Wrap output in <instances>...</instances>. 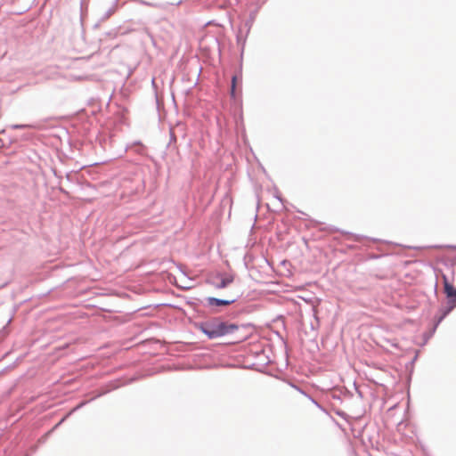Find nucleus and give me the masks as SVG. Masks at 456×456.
Returning a JSON list of instances; mask_svg holds the SVG:
<instances>
[{"mask_svg":"<svg viewBox=\"0 0 456 456\" xmlns=\"http://www.w3.org/2000/svg\"><path fill=\"white\" fill-rule=\"evenodd\" d=\"M236 81H237V77L233 76L232 78V89H231V94L233 97L235 95Z\"/></svg>","mask_w":456,"mask_h":456,"instance_id":"obj_5","label":"nucleus"},{"mask_svg":"<svg viewBox=\"0 0 456 456\" xmlns=\"http://www.w3.org/2000/svg\"><path fill=\"white\" fill-rule=\"evenodd\" d=\"M200 328L209 338H216L237 330V326L234 324L228 325L217 321L201 323Z\"/></svg>","mask_w":456,"mask_h":456,"instance_id":"obj_1","label":"nucleus"},{"mask_svg":"<svg viewBox=\"0 0 456 456\" xmlns=\"http://www.w3.org/2000/svg\"><path fill=\"white\" fill-rule=\"evenodd\" d=\"M25 127H32V126H30V125H14L13 126V128H16V129H20V128H25Z\"/></svg>","mask_w":456,"mask_h":456,"instance_id":"obj_6","label":"nucleus"},{"mask_svg":"<svg viewBox=\"0 0 456 456\" xmlns=\"http://www.w3.org/2000/svg\"><path fill=\"white\" fill-rule=\"evenodd\" d=\"M278 200L281 201V198L280 196H277Z\"/></svg>","mask_w":456,"mask_h":456,"instance_id":"obj_7","label":"nucleus"},{"mask_svg":"<svg viewBox=\"0 0 456 456\" xmlns=\"http://www.w3.org/2000/svg\"><path fill=\"white\" fill-rule=\"evenodd\" d=\"M443 281L444 293L446 294L447 297L451 299H456V289L449 282L445 275H443Z\"/></svg>","mask_w":456,"mask_h":456,"instance_id":"obj_3","label":"nucleus"},{"mask_svg":"<svg viewBox=\"0 0 456 456\" xmlns=\"http://www.w3.org/2000/svg\"><path fill=\"white\" fill-rule=\"evenodd\" d=\"M234 278L232 274L215 273L209 276L208 282L216 289H224L233 281Z\"/></svg>","mask_w":456,"mask_h":456,"instance_id":"obj_2","label":"nucleus"},{"mask_svg":"<svg viewBox=\"0 0 456 456\" xmlns=\"http://www.w3.org/2000/svg\"><path fill=\"white\" fill-rule=\"evenodd\" d=\"M208 301L210 305H216V306L227 305L232 303V301H229V300H221V299H217L215 297H209Z\"/></svg>","mask_w":456,"mask_h":456,"instance_id":"obj_4","label":"nucleus"}]
</instances>
